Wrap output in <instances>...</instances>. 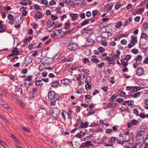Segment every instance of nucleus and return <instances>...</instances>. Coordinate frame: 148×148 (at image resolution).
<instances>
[{
  "instance_id": "f257e3e1",
  "label": "nucleus",
  "mask_w": 148,
  "mask_h": 148,
  "mask_svg": "<svg viewBox=\"0 0 148 148\" xmlns=\"http://www.w3.org/2000/svg\"><path fill=\"white\" fill-rule=\"evenodd\" d=\"M130 38H131V42L128 45L129 48H130L134 46L135 45V44L136 43L138 42L137 37L136 36L132 35L131 36Z\"/></svg>"
},
{
  "instance_id": "f03ea898",
  "label": "nucleus",
  "mask_w": 148,
  "mask_h": 148,
  "mask_svg": "<svg viewBox=\"0 0 148 148\" xmlns=\"http://www.w3.org/2000/svg\"><path fill=\"white\" fill-rule=\"evenodd\" d=\"M60 110L58 108H54L51 114L52 118L53 119H57L59 116Z\"/></svg>"
},
{
  "instance_id": "7ed1b4c3",
  "label": "nucleus",
  "mask_w": 148,
  "mask_h": 148,
  "mask_svg": "<svg viewBox=\"0 0 148 148\" xmlns=\"http://www.w3.org/2000/svg\"><path fill=\"white\" fill-rule=\"evenodd\" d=\"M62 31L60 30H55L51 35V37L55 38H58L62 36Z\"/></svg>"
},
{
  "instance_id": "20e7f679",
  "label": "nucleus",
  "mask_w": 148,
  "mask_h": 148,
  "mask_svg": "<svg viewBox=\"0 0 148 148\" xmlns=\"http://www.w3.org/2000/svg\"><path fill=\"white\" fill-rule=\"evenodd\" d=\"M56 95L53 91H49L48 94V98L49 100L54 99L56 97Z\"/></svg>"
},
{
  "instance_id": "39448f33",
  "label": "nucleus",
  "mask_w": 148,
  "mask_h": 148,
  "mask_svg": "<svg viewBox=\"0 0 148 148\" xmlns=\"http://www.w3.org/2000/svg\"><path fill=\"white\" fill-rule=\"evenodd\" d=\"M47 25L49 27H53V29H55L56 28V24L52 21L49 20Z\"/></svg>"
},
{
  "instance_id": "423d86ee",
  "label": "nucleus",
  "mask_w": 148,
  "mask_h": 148,
  "mask_svg": "<svg viewBox=\"0 0 148 148\" xmlns=\"http://www.w3.org/2000/svg\"><path fill=\"white\" fill-rule=\"evenodd\" d=\"M77 47V45L75 43H71L69 44L68 46V49L70 50L75 51Z\"/></svg>"
},
{
  "instance_id": "0eeeda50",
  "label": "nucleus",
  "mask_w": 148,
  "mask_h": 148,
  "mask_svg": "<svg viewBox=\"0 0 148 148\" xmlns=\"http://www.w3.org/2000/svg\"><path fill=\"white\" fill-rule=\"evenodd\" d=\"M32 62V58L29 56H27L25 58V60L24 61V64H26L25 66H27L30 63Z\"/></svg>"
},
{
  "instance_id": "6e6552de",
  "label": "nucleus",
  "mask_w": 148,
  "mask_h": 148,
  "mask_svg": "<svg viewBox=\"0 0 148 148\" xmlns=\"http://www.w3.org/2000/svg\"><path fill=\"white\" fill-rule=\"evenodd\" d=\"M61 82L62 85L67 86L70 83V80L65 79L61 80Z\"/></svg>"
},
{
  "instance_id": "1a4fd4ad",
  "label": "nucleus",
  "mask_w": 148,
  "mask_h": 148,
  "mask_svg": "<svg viewBox=\"0 0 148 148\" xmlns=\"http://www.w3.org/2000/svg\"><path fill=\"white\" fill-rule=\"evenodd\" d=\"M144 73V70L142 67L138 68L136 71V73L139 76H141Z\"/></svg>"
},
{
  "instance_id": "9d476101",
  "label": "nucleus",
  "mask_w": 148,
  "mask_h": 148,
  "mask_svg": "<svg viewBox=\"0 0 148 148\" xmlns=\"http://www.w3.org/2000/svg\"><path fill=\"white\" fill-rule=\"evenodd\" d=\"M85 42L86 46H90L93 44V40L91 38H88L86 40Z\"/></svg>"
},
{
  "instance_id": "9b49d317",
  "label": "nucleus",
  "mask_w": 148,
  "mask_h": 148,
  "mask_svg": "<svg viewBox=\"0 0 148 148\" xmlns=\"http://www.w3.org/2000/svg\"><path fill=\"white\" fill-rule=\"evenodd\" d=\"M142 57L141 56H138L135 59V60L138 64H141V62L142 60Z\"/></svg>"
},
{
  "instance_id": "f8f14e48",
  "label": "nucleus",
  "mask_w": 148,
  "mask_h": 148,
  "mask_svg": "<svg viewBox=\"0 0 148 148\" xmlns=\"http://www.w3.org/2000/svg\"><path fill=\"white\" fill-rule=\"evenodd\" d=\"M125 141L126 142H130L129 143V144H132L133 143V139L132 138H130L129 136H125Z\"/></svg>"
},
{
  "instance_id": "ddd939ff",
  "label": "nucleus",
  "mask_w": 148,
  "mask_h": 148,
  "mask_svg": "<svg viewBox=\"0 0 148 148\" xmlns=\"http://www.w3.org/2000/svg\"><path fill=\"white\" fill-rule=\"evenodd\" d=\"M71 20L73 21H75L77 19L78 16L77 14L72 13L70 14Z\"/></svg>"
},
{
  "instance_id": "4468645a",
  "label": "nucleus",
  "mask_w": 148,
  "mask_h": 148,
  "mask_svg": "<svg viewBox=\"0 0 148 148\" xmlns=\"http://www.w3.org/2000/svg\"><path fill=\"white\" fill-rule=\"evenodd\" d=\"M97 57L96 56H93L90 57V60L94 62H99L98 59Z\"/></svg>"
},
{
  "instance_id": "2eb2a0df",
  "label": "nucleus",
  "mask_w": 148,
  "mask_h": 148,
  "mask_svg": "<svg viewBox=\"0 0 148 148\" xmlns=\"http://www.w3.org/2000/svg\"><path fill=\"white\" fill-rule=\"evenodd\" d=\"M37 90L36 88H33L32 90V94L33 95L32 98H34L37 95Z\"/></svg>"
},
{
  "instance_id": "dca6fc26",
  "label": "nucleus",
  "mask_w": 148,
  "mask_h": 148,
  "mask_svg": "<svg viewBox=\"0 0 148 148\" xmlns=\"http://www.w3.org/2000/svg\"><path fill=\"white\" fill-rule=\"evenodd\" d=\"M12 51L13 55H17L19 54V51L18 50V49L17 48H15L14 49L12 50Z\"/></svg>"
},
{
  "instance_id": "f3484780",
  "label": "nucleus",
  "mask_w": 148,
  "mask_h": 148,
  "mask_svg": "<svg viewBox=\"0 0 148 148\" xmlns=\"http://www.w3.org/2000/svg\"><path fill=\"white\" fill-rule=\"evenodd\" d=\"M80 125L79 127L80 128H86L88 127V123L86 122L84 123L82 122H81L80 123Z\"/></svg>"
},
{
  "instance_id": "a211bd4d",
  "label": "nucleus",
  "mask_w": 148,
  "mask_h": 148,
  "mask_svg": "<svg viewBox=\"0 0 148 148\" xmlns=\"http://www.w3.org/2000/svg\"><path fill=\"white\" fill-rule=\"evenodd\" d=\"M20 11L22 12V14L24 16H26L27 13L25 10V8L24 7H22L20 9Z\"/></svg>"
},
{
  "instance_id": "6ab92c4d",
  "label": "nucleus",
  "mask_w": 148,
  "mask_h": 148,
  "mask_svg": "<svg viewBox=\"0 0 148 148\" xmlns=\"http://www.w3.org/2000/svg\"><path fill=\"white\" fill-rule=\"evenodd\" d=\"M121 62L122 64L124 66H126L128 65V61L126 59H123L121 60Z\"/></svg>"
},
{
  "instance_id": "aec40b11",
  "label": "nucleus",
  "mask_w": 148,
  "mask_h": 148,
  "mask_svg": "<svg viewBox=\"0 0 148 148\" xmlns=\"http://www.w3.org/2000/svg\"><path fill=\"white\" fill-rule=\"evenodd\" d=\"M144 8H139L136 10V11L134 13L135 14H140L142 13L144 11Z\"/></svg>"
},
{
  "instance_id": "412c9836",
  "label": "nucleus",
  "mask_w": 148,
  "mask_h": 148,
  "mask_svg": "<svg viewBox=\"0 0 148 148\" xmlns=\"http://www.w3.org/2000/svg\"><path fill=\"white\" fill-rule=\"evenodd\" d=\"M59 83V82L57 81L53 82L51 83V86L53 88L56 87L58 85Z\"/></svg>"
},
{
  "instance_id": "4be33fe9",
  "label": "nucleus",
  "mask_w": 148,
  "mask_h": 148,
  "mask_svg": "<svg viewBox=\"0 0 148 148\" xmlns=\"http://www.w3.org/2000/svg\"><path fill=\"white\" fill-rule=\"evenodd\" d=\"M43 84L42 82V80H36L35 81V85L36 86H42Z\"/></svg>"
},
{
  "instance_id": "5701e85b",
  "label": "nucleus",
  "mask_w": 148,
  "mask_h": 148,
  "mask_svg": "<svg viewBox=\"0 0 148 148\" xmlns=\"http://www.w3.org/2000/svg\"><path fill=\"white\" fill-rule=\"evenodd\" d=\"M0 144L5 148H8V146L3 140H0Z\"/></svg>"
},
{
  "instance_id": "b1692460",
  "label": "nucleus",
  "mask_w": 148,
  "mask_h": 148,
  "mask_svg": "<svg viewBox=\"0 0 148 148\" xmlns=\"http://www.w3.org/2000/svg\"><path fill=\"white\" fill-rule=\"evenodd\" d=\"M116 139L117 138L116 137H111L108 140V142L112 143H114Z\"/></svg>"
},
{
  "instance_id": "393cba45",
  "label": "nucleus",
  "mask_w": 148,
  "mask_h": 148,
  "mask_svg": "<svg viewBox=\"0 0 148 148\" xmlns=\"http://www.w3.org/2000/svg\"><path fill=\"white\" fill-rule=\"evenodd\" d=\"M36 17L37 18L40 19L42 17V16L40 13L38 12L36 13Z\"/></svg>"
},
{
  "instance_id": "a878e982",
  "label": "nucleus",
  "mask_w": 148,
  "mask_h": 148,
  "mask_svg": "<svg viewBox=\"0 0 148 148\" xmlns=\"http://www.w3.org/2000/svg\"><path fill=\"white\" fill-rule=\"evenodd\" d=\"M113 5V3H110L106 5L107 8L109 10L111 9Z\"/></svg>"
},
{
  "instance_id": "bb28decb",
  "label": "nucleus",
  "mask_w": 148,
  "mask_h": 148,
  "mask_svg": "<svg viewBox=\"0 0 148 148\" xmlns=\"http://www.w3.org/2000/svg\"><path fill=\"white\" fill-rule=\"evenodd\" d=\"M92 142L90 141H88L85 143H83V145H84L85 147L91 145Z\"/></svg>"
},
{
  "instance_id": "cd10ccee",
  "label": "nucleus",
  "mask_w": 148,
  "mask_h": 148,
  "mask_svg": "<svg viewBox=\"0 0 148 148\" xmlns=\"http://www.w3.org/2000/svg\"><path fill=\"white\" fill-rule=\"evenodd\" d=\"M64 2L66 5H72L73 3V1L70 0H65Z\"/></svg>"
},
{
  "instance_id": "c85d7f7f",
  "label": "nucleus",
  "mask_w": 148,
  "mask_h": 148,
  "mask_svg": "<svg viewBox=\"0 0 148 148\" xmlns=\"http://www.w3.org/2000/svg\"><path fill=\"white\" fill-rule=\"evenodd\" d=\"M91 80V78L90 77L88 76L86 78L85 82L86 84L89 83L90 82Z\"/></svg>"
},
{
  "instance_id": "c756f323",
  "label": "nucleus",
  "mask_w": 148,
  "mask_h": 148,
  "mask_svg": "<svg viewBox=\"0 0 148 148\" xmlns=\"http://www.w3.org/2000/svg\"><path fill=\"white\" fill-rule=\"evenodd\" d=\"M144 30H146L148 28V23L147 22H145L142 26Z\"/></svg>"
},
{
  "instance_id": "7c9ffc66",
  "label": "nucleus",
  "mask_w": 148,
  "mask_h": 148,
  "mask_svg": "<svg viewBox=\"0 0 148 148\" xmlns=\"http://www.w3.org/2000/svg\"><path fill=\"white\" fill-rule=\"evenodd\" d=\"M141 37L146 40L148 38V36L147 34L145 33H143L142 34Z\"/></svg>"
},
{
  "instance_id": "2f4dec72",
  "label": "nucleus",
  "mask_w": 148,
  "mask_h": 148,
  "mask_svg": "<svg viewBox=\"0 0 148 148\" xmlns=\"http://www.w3.org/2000/svg\"><path fill=\"white\" fill-rule=\"evenodd\" d=\"M91 85L89 83L86 84L85 85V88L87 90H89L91 88Z\"/></svg>"
},
{
  "instance_id": "473e14b6",
  "label": "nucleus",
  "mask_w": 148,
  "mask_h": 148,
  "mask_svg": "<svg viewBox=\"0 0 148 148\" xmlns=\"http://www.w3.org/2000/svg\"><path fill=\"white\" fill-rule=\"evenodd\" d=\"M89 23V21L88 20H85L81 24V26H83L88 24Z\"/></svg>"
},
{
  "instance_id": "72a5a7b5",
  "label": "nucleus",
  "mask_w": 148,
  "mask_h": 148,
  "mask_svg": "<svg viewBox=\"0 0 148 148\" xmlns=\"http://www.w3.org/2000/svg\"><path fill=\"white\" fill-rule=\"evenodd\" d=\"M106 60L108 61V62H114V61L113 59L110 57H108L106 58Z\"/></svg>"
},
{
  "instance_id": "f704fd0d",
  "label": "nucleus",
  "mask_w": 148,
  "mask_h": 148,
  "mask_svg": "<svg viewBox=\"0 0 148 148\" xmlns=\"http://www.w3.org/2000/svg\"><path fill=\"white\" fill-rule=\"evenodd\" d=\"M145 131L143 130H140L138 133V135L139 136H142L144 134Z\"/></svg>"
},
{
  "instance_id": "c9c22d12",
  "label": "nucleus",
  "mask_w": 148,
  "mask_h": 148,
  "mask_svg": "<svg viewBox=\"0 0 148 148\" xmlns=\"http://www.w3.org/2000/svg\"><path fill=\"white\" fill-rule=\"evenodd\" d=\"M32 76H27L26 78H25L24 80V81H31L32 80Z\"/></svg>"
},
{
  "instance_id": "e433bc0d",
  "label": "nucleus",
  "mask_w": 148,
  "mask_h": 148,
  "mask_svg": "<svg viewBox=\"0 0 148 148\" xmlns=\"http://www.w3.org/2000/svg\"><path fill=\"white\" fill-rule=\"evenodd\" d=\"M98 50L101 53H103L105 51V50L104 48L102 47H100L98 48Z\"/></svg>"
},
{
  "instance_id": "4c0bfd02",
  "label": "nucleus",
  "mask_w": 148,
  "mask_h": 148,
  "mask_svg": "<svg viewBox=\"0 0 148 148\" xmlns=\"http://www.w3.org/2000/svg\"><path fill=\"white\" fill-rule=\"evenodd\" d=\"M122 25V23L121 22H117L115 26V27L116 28H119Z\"/></svg>"
},
{
  "instance_id": "58836bf2",
  "label": "nucleus",
  "mask_w": 148,
  "mask_h": 148,
  "mask_svg": "<svg viewBox=\"0 0 148 148\" xmlns=\"http://www.w3.org/2000/svg\"><path fill=\"white\" fill-rule=\"evenodd\" d=\"M73 60V58L72 57H70L69 59H65L64 60L65 62H71Z\"/></svg>"
},
{
  "instance_id": "ea45409f",
  "label": "nucleus",
  "mask_w": 148,
  "mask_h": 148,
  "mask_svg": "<svg viewBox=\"0 0 148 148\" xmlns=\"http://www.w3.org/2000/svg\"><path fill=\"white\" fill-rule=\"evenodd\" d=\"M65 27L66 29H69L70 27V23H66L65 24Z\"/></svg>"
},
{
  "instance_id": "a19ab883",
  "label": "nucleus",
  "mask_w": 148,
  "mask_h": 148,
  "mask_svg": "<svg viewBox=\"0 0 148 148\" xmlns=\"http://www.w3.org/2000/svg\"><path fill=\"white\" fill-rule=\"evenodd\" d=\"M121 6V4H119V3H116L115 6V8L116 10H118L119 8Z\"/></svg>"
},
{
  "instance_id": "79ce46f5",
  "label": "nucleus",
  "mask_w": 148,
  "mask_h": 148,
  "mask_svg": "<svg viewBox=\"0 0 148 148\" xmlns=\"http://www.w3.org/2000/svg\"><path fill=\"white\" fill-rule=\"evenodd\" d=\"M41 3L43 4L46 6H47L48 4V2L47 0H42L41 1Z\"/></svg>"
},
{
  "instance_id": "37998d69",
  "label": "nucleus",
  "mask_w": 148,
  "mask_h": 148,
  "mask_svg": "<svg viewBox=\"0 0 148 148\" xmlns=\"http://www.w3.org/2000/svg\"><path fill=\"white\" fill-rule=\"evenodd\" d=\"M3 106L4 108H5L8 110H10V111H12V109H11V108H10L9 106H8L6 104H3Z\"/></svg>"
},
{
  "instance_id": "c03bdc74",
  "label": "nucleus",
  "mask_w": 148,
  "mask_h": 148,
  "mask_svg": "<svg viewBox=\"0 0 148 148\" xmlns=\"http://www.w3.org/2000/svg\"><path fill=\"white\" fill-rule=\"evenodd\" d=\"M121 43L123 45H126L127 44V41L125 39H123L121 40Z\"/></svg>"
},
{
  "instance_id": "a18cd8bd",
  "label": "nucleus",
  "mask_w": 148,
  "mask_h": 148,
  "mask_svg": "<svg viewBox=\"0 0 148 148\" xmlns=\"http://www.w3.org/2000/svg\"><path fill=\"white\" fill-rule=\"evenodd\" d=\"M125 103H127L128 105L130 106L132 105L133 104V101L128 100L126 101Z\"/></svg>"
},
{
  "instance_id": "49530a36",
  "label": "nucleus",
  "mask_w": 148,
  "mask_h": 148,
  "mask_svg": "<svg viewBox=\"0 0 148 148\" xmlns=\"http://www.w3.org/2000/svg\"><path fill=\"white\" fill-rule=\"evenodd\" d=\"M8 18L9 20H12L13 18V16L11 14H9L8 16Z\"/></svg>"
},
{
  "instance_id": "de8ad7c7",
  "label": "nucleus",
  "mask_w": 148,
  "mask_h": 148,
  "mask_svg": "<svg viewBox=\"0 0 148 148\" xmlns=\"http://www.w3.org/2000/svg\"><path fill=\"white\" fill-rule=\"evenodd\" d=\"M80 17L82 19L85 18V13H82L80 14Z\"/></svg>"
},
{
  "instance_id": "09e8293b",
  "label": "nucleus",
  "mask_w": 148,
  "mask_h": 148,
  "mask_svg": "<svg viewBox=\"0 0 148 148\" xmlns=\"http://www.w3.org/2000/svg\"><path fill=\"white\" fill-rule=\"evenodd\" d=\"M140 90V88L139 87L137 86H135L133 88V90L135 92H137V91L139 90Z\"/></svg>"
},
{
  "instance_id": "8fccbe9b",
  "label": "nucleus",
  "mask_w": 148,
  "mask_h": 148,
  "mask_svg": "<svg viewBox=\"0 0 148 148\" xmlns=\"http://www.w3.org/2000/svg\"><path fill=\"white\" fill-rule=\"evenodd\" d=\"M140 92L134 94L133 95V97L134 98L137 97H140Z\"/></svg>"
},
{
  "instance_id": "3c124183",
  "label": "nucleus",
  "mask_w": 148,
  "mask_h": 148,
  "mask_svg": "<svg viewBox=\"0 0 148 148\" xmlns=\"http://www.w3.org/2000/svg\"><path fill=\"white\" fill-rule=\"evenodd\" d=\"M78 69V67L75 66H72L71 67V69L73 71H75Z\"/></svg>"
},
{
  "instance_id": "603ef678",
  "label": "nucleus",
  "mask_w": 148,
  "mask_h": 148,
  "mask_svg": "<svg viewBox=\"0 0 148 148\" xmlns=\"http://www.w3.org/2000/svg\"><path fill=\"white\" fill-rule=\"evenodd\" d=\"M132 52L134 54H137L138 51V50L136 49H134L132 50Z\"/></svg>"
},
{
  "instance_id": "864d4df0",
  "label": "nucleus",
  "mask_w": 148,
  "mask_h": 148,
  "mask_svg": "<svg viewBox=\"0 0 148 148\" xmlns=\"http://www.w3.org/2000/svg\"><path fill=\"white\" fill-rule=\"evenodd\" d=\"M51 18L54 21L57 20L58 19V17L53 15H51Z\"/></svg>"
},
{
  "instance_id": "5fc2aeb1",
  "label": "nucleus",
  "mask_w": 148,
  "mask_h": 148,
  "mask_svg": "<svg viewBox=\"0 0 148 148\" xmlns=\"http://www.w3.org/2000/svg\"><path fill=\"white\" fill-rule=\"evenodd\" d=\"M83 136L81 134L79 133H77L75 135V137L77 138H82V136Z\"/></svg>"
},
{
  "instance_id": "6e6d98bb",
  "label": "nucleus",
  "mask_w": 148,
  "mask_h": 148,
  "mask_svg": "<svg viewBox=\"0 0 148 148\" xmlns=\"http://www.w3.org/2000/svg\"><path fill=\"white\" fill-rule=\"evenodd\" d=\"M91 13L90 11H88L86 12V16L87 17H90L91 16Z\"/></svg>"
},
{
  "instance_id": "4d7b16f0",
  "label": "nucleus",
  "mask_w": 148,
  "mask_h": 148,
  "mask_svg": "<svg viewBox=\"0 0 148 148\" xmlns=\"http://www.w3.org/2000/svg\"><path fill=\"white\" fill-rule=\"evenodd\" d=\"M47 75V73L46 71H44L42 73V75L44 77H46Z\"/></svg>"
},
{
  "instance_id": "13d9d810",
  "label": "nucleus",
  "mask_w": 148,
  "mask_h": 148,
  "mask_svg": "<svg viewBox=\"0 0 148 148\" xmlns=\"http://www.w3.org/2000/svg\"><path fill=\"white\" fill-rule=\"evenodd\" d=\"M20 4L23 5H28L27 2H25L23 1H21L20 2Z\"/></svg>"
},
{
  "instance_id": "bf43d9fd",
  "label": "nucleus",
  "mask_w": 148,
  "mask_h": 148,
  "mask_svg": "<svg viewBox=\"0 0 148 148\" xmlns=\"http://www.w3.org/2000/svg\"><path fill=\"white\" fill-rule=\"evenodd\" d=\"M101 89L104 92H106L108 90V88L107 87H102L101 88Z\"/></svg>"
},
{
  "instance_id": "052dcab7",
  "label": "nucleus",
  "mask_w": 148,
  "mask_h": 148,
  "mask_svg": "<svg viewBox=\"0 0 148 148\" xmlns=\"http://www.w3.org/2000/svg\"><path fill=\"white\" fill-rule=\"evenodd\" d=\"M118 126H112V128L113 131H116L118 129Z\"/></svg>"
},
{
  "instance_id": "680f3d73",
  "label": "nucleus",
  "mask_w": 148,
  "mask_h": 148,
  "mask_svg": "<svg viewBox=\"0 0 148 148\" xmlns=\"http://www.w3.org/2000/svg\"><path fill=\"white\" fill-rule=\"evenodd\" d=\"M67 16L66 14H64L61 16V21H63L64 18H66Z\"/></svg>"
},
{
  "instance_id": "e2e57ef3",
  "label": "nucleus",
  "mask_w": 148,
  "mask_h": 148,
  "mask_svg": "<svg viewBox=\"0 0 148 148\" xmlns=\"http://www.w3.org/2000/svg\"><path fill=\"white\" fill-rule=\"evenodd\" d=\"M22 129L24 131H26L27 132H30L29 129H28L27 128L25 127L24 126H22Z\"/></svg>"
},
{
  "instance_id": "0e129e2a",
  "label": "nucleus",
  "mask_w": 148,
  "mask_h": 148,
  "mask_svg": "<svg viewBox=\"0 0 148 148\" xmlns=\"http://www.w3.org/2000/svg\"><path fill=\"white\" fill-rule=\"evenodd\" d=\"M133 87L132 86H127L126 87V90L128 91L131 90H133Z\"/></svg>"
},
{
  "instance_id": "69168bd1",
  "label": "nucleus",
  "mask_w": 148,
  "mask_h": 148,
  "mask_svg": "<svg viewBox=\"0 0 148 148\" xmlns=\"http://www.w3.org/2000/svg\"><path fill=\"white\" fill-rule=\"evenodd\" d=\"M109 45L111 46H114L116 45V43L112 41L110 42Z\"/></svg>"
},
{
  "instance_id": "338daca9",
  "label": "nucleus",
  "mask_w": 148,
  "mask_h": 148,
  "mask_svg": "<svg viewBox=\"0 0 148 148\" xmlns=\"http://www.w3.org/2000/svg\"><path fill=\"white\" fill-rule=\"evenodd\" d=\"M56 4V2L53 0H52L49 2V4L50 5H53Z\"/></svg>"
},
{
  "instance_id": "774afa93",
  "label": "nucleus",
  "mask_w": 148,
  "mask_h": 148,
  "mask_svg": "<svg viewBox=\"0 0 148 148\" xmlns=\"http://www.w3.org/2000/svg\"><path fill=\"white\" fill-rule=\"evenodd\" d=\"M131 58V56L130 55H128L126 56L125 59H126L127 61H128V60H129Z\"/></svg>"
}]
</instances>
